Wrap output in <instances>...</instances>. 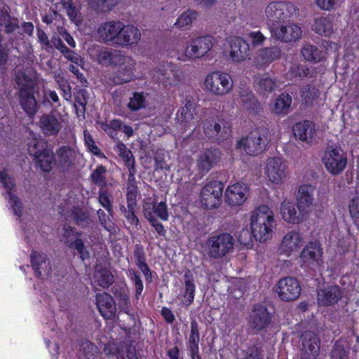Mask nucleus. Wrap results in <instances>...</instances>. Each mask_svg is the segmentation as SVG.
Returning a JSON list of instances; mask_svg holds the SVG:
<instances>
[{
	"instance_id": "f3484780",
	"label": "nucleus",
	"mask_w": 359,
	"mask_h": 359,
	"mask_svg": "<svg viewBox=\"0 0 359 359\" xmlns=\"http://www.w3.org/2000/svg\"><path fill=\"white\" fill-rule=\"evenodd\" d=\"M121 26L122 22L119 20L102 22L97 29V37L100 41L117 46Z\"/></svg>"
},
{
	"instance_id": "338daca9",
	"label": "nucleus",
	"mask_w": 359,
	"mask_h": 359,
	"mask_svg": "<svg viewBox=\"0 0 359 359\" xmlns=\"http://www.w3.org/2000/svg\"><path fill=\"white\" fill-rule=\"evenodd\" d=\"M290 76L304 77L307 76L309 74V69L302 65H293L288 72Z\"/></svg>"
},
{
	"instance_id": "c85d7f7f",
	"label": "nucleus",
	"mask_w": 359,
	"mask_h": 359,
	"mask_svg": "<svg viewBox=\"0 0 359 359\" xmlns=\"http://www.w3.org/2000/svg\"><path fill=\"white\" fill-rule=\"evenodd\" d=\"M62 230L64 231V242L70 248L76 250L82 260L88 259L89 257V252L86 249L83 242L79 238V235L70 226H65Z\"/></svg>"
},
{
	"instance_id": "bf43d9fd",
	"label": "nucleus",
	"mask_w": 359,
	"mask_h": 359,
	"mask_svg": "<svg viewBox=\"0 0 359 359\" xmlns=\"http://www.w3.org/2000/svg\"><path fill=\"white\" fill-rule=\"evenodd\" d=\"M199 337L200 335L198 323L196 321L192 320L191 323V333L187 342L188 347H198Z\"/></svg>"
},
{
	"instance_id": "8fccbe9b",
	"label": "nucleus",
	"mask_w": 359,
	"mask_h": 359,
	"mask_svg": "<svg viewBox=\"0 0 359 359\" xmlns=\"http://www.w3.org/2000/svg\"><path fill=\"white\" fill-rule=\"evenodd\" d=\"M196 13L191 10H188L182 13L178 17L176 22L174 23V27L182 30L189 29L192 22L196 19Z\"/></svg>"
},
{
	"instance_id": "3c124183",
	"label": "nucleus",
	"mask_w": 359,
	"mask_h": 359,
	"mask_svg": "<svg viewBox=\"0 0 359 359\" xmlns=\"http://www.w3.org/2000/svg\"><path fill=\"white\" fill-rule=\"evenodd\" d=\"M118 0H88L91 7L101 12L111 10L118 4Z\"/></svg>"
},
{
	"instance_id": "6ab92c4d",
	"label": "nucleus",
	"mask_w": 359,
	"mask_h": 359,
	"mask_svg": "<svg viewBox=\"0 0 359 359\" xmlns=\"http://www.w3.org/2000/svg\"><path fill=\"white\" fill-rule=\"evenodd\" d=\"M304 238L299 231H291L283 238L278 250L287 257L297 252L304 245Z\"/></svg>"
},
{
	"instance_id": "4c0bfd02",
	"label": "nucleus",
	"mask_w": 359,
	"mask_h": 359,
	"mask_svg": "<svg viewBox=\"0 0 359 359\" xmlns=\"http://www.w3.org/2000/svg\"><path fill=\"white\" fill-rule=\"evenodd\" d=\"M194 111L193 104L190 101H187L184 105L177 111L176 119L187 128L194 127L198 123V119L194 116Z\"/></svg>"
},
{
	"instance_id": "9d476101",
	"label": "nucleus",
	"mask_w": 359,
	"mask_h": 359,
	"mask_svg": "<svg viewBox=\"0 0 359 359\" xmlns=\"http://www.w3.org/2000/svg\"><path fill=\"white\" fill-rule=\"evenodd\" d=\"M264 172L270 183L281 185L288 175L287 163L281 157H270L265 162Z\"/></svg>"
},
{
	"instance_id": "473e14b6",
	"label": "nucleus",
	"mask_w": 359,
	"mask_h": 359,
	"mask_svg": "<svg viewBox=\"0 0 359 359\" xmlns=\"http://www.w3.org/2000/svg\"><path fill=\"white\" fill-rule=\"evenodd\" d=\"M96 304L100 314L105 319H112L115 316L116 304L110 294L106 292L97 294Z\"/></svg>"
},
{
	"instance_id": "e2e57ef3",
	"label": "nucleus",
	"mask_w": 359,
	"mask_h": 359,
	"mask_svg": "<svg viewBox=\"0 0 359 359\" xmlns=\"http://www.w3.org/2000/svg\"><path fill=\"white\" fill-rule=\"evenodd\" d=\"M128 276L130 278V279L133 281L135 287V296L138 297L143 290L144 285L142 280H141L140 276L137 274V273L133 270L130 269L128 271Z\"/></svg>"
},
{
	"instance_id": "69168bd1",
	"label": "nucleus",
	"mask_w": 359,
	"mask_h": 359,
	"mask_svg": "<svg viewBox=\"0 0 359 359\" xmlns=\"http://www.w3.org/2000/svg\"><path fill=\"white\" fill-rule=\"evenodd\" d=\"M61 53L67 60L71 61L76 65H81V64L83 63V59L81 57V55L79 53L70 50L67 47H66L61 52Z\"/></svg>"
},
{
	"instance_id": "5701e85b",
	"label": "nucleus",
	"mask_w": 359,
	"mask_h": 359,
	"mask_svg": "<svg viewBox=\"0 0 359 359\" xmlns=\"http://www.w3.org/2000/svg\"><path fill=\"white\" fill-rule=\"evenodd\" d=\"M302 358L315 359L320 351V339L313 332H306L302 335Z\"/></svg>"
},
{
	"instance_id": "f03ea898",
	"label": "nucleus",
	"mask_w": 359,
	"mask_h": 359,
	"mask_svg": "<svg viewBox=\"0 0 359 359\" xmlns=\"http://www.w3.org/2000/svg\"><path fill=\"white\" fill-rule=\"evenodd\" d=\"M15 81L18 86V97L22 108L29 116H34L38 109L37 102L34 95L37 83L36 74L31 69L18 70L15 73Z\"/></svg>"
},
{
	"instance_id": "7ed1b4c3",
	"label": "nucleus",
	"mask_w": 359,
	"mask_h": 359,
	"mask_svg": "<svg viewBox=\"0 0 359 359\" xmlns=\"http://www.w3.org/2000/svg\"><path fill=\"white\" fill-rule=\"evenodd\" d=\"M215 38L211 35L198 36L191 39L186 47L177 43L170 52L171 57L182 62H188L205 56L213 48Z\"/></svg>"
},
{
	"instance_id": "7c9ffc66",
	"label": "nucleus",
	"mask_w": 359,
	"mask_h": 359,
	"mask_svg": "<svg viewBox=\"0 0 359 359\" xmlns=\"http://www.w3.org/2000/svg\"><path fill=\"white\" fill-rule=\"evenodd\" d=\"M282 219L290 224H298L302 222L306 217L299 210H296L294 203L291 200H284L280 206Z\"/></svg>"
},
{
	"instance_id": "bb28decb",
	"label": "nucleus",
	"mask_w": 359,
	"mask_h": 359,
	"mask_svg": "<svg viewBox=\"0 0 359 359\" xmlns=\"http://www.w3.org/2000/svg\"><path fill=\"white\" fill-rule=\"evenodd\" d=\"M250 45L241 37H233L229 42V57L236 62L245 60L249 56Z\"/></svg>"
},
{
	"instance_id": "052dcab7",
	"label": "nucleus",
	"mask_w": 359,
	"mask_h": 359,
	"mask_svg": "<svg viewBox=\"0 0 359 359\" xmlns=\"http://www.w3.org/2000/svg\"><path fill=\"white\" fill-rule=\"evenodd\" d=\"M121 127L122 123L118 119L112 120L109 123H101L102 129L112 137L116 135V131L121 130Z\"/></svg>"
},
{
	"instance_id": "cd10ccee",
	"label": "nucleus",
	"mask_w": 359,
	"mask_h": 359,
	"mask_svg": "<svg viewBox=\"0 0 359 359\" xmlns=\"http://www.w3.org/2000/svg\"><path fill=\"white\" fill-rule=\"evenodd\" d=\"M322 250L317 242L308 243L300 254V259L306 266H319L321 263Z\"/></svg>"
},
{
	"instance_id": "a18cd8bd",
	"label": "nucleus",
	"mask_w": 359,
	"mask_h": 359,
	"mask_svg": "<svg viewBox=\"0 0 359 359\" xmlns=\"http://www.w3.org/2000/svg\"><path fill=\"white\" fill-rule=\"evenodd\" d=\"M313 30L322 36H328L333 32L332 20L326 17H320L315 20L312 26Z\"/></svg>"
},
{
	"instance_id": "dca6fc26",
	"label": "nucleus",
	"mask_w": 359,
	"mask_h": 359,
	"mask_svg": "<svg viewBox=\"0 0 359 359\" xmlns=\"http://www.w3.org/2000/svg\"><path fill=\"white\" fill-rule=\"evenodd\" d=\"M88 54L92 60L104 66H117L121 52L111 50L106 47L95 45L88 48Z\"/></svg>"
},
{
	"instance_id": "2f4dec72",
	"label": "nucleus",
	"mask_w": 359,
	"mask_h": 359,
	"mask_svg": "<svg viewBox=\"0 0 359 359\" xmlns=\"http://www.w3.org/2000/svg\"><path fill=\"white\" fill-rule=\"evenodd\" d=\"M343 293L337 285H331L318 291V303L321 306H332L342 297Z\"/></svg>"
},
{
	"instance_id": "4d7b16f0",
	"label": "nucleus",
	"mask_w": 359,
	"mask_h": 359,
	"mask_svg": "<svg viewBox=\"0 0 359 359\" xmlns=\"http://www.w3.org/2000/svg\"><path fill=\"white\" fill-rule=\"evenodd\" d=\"M133 180L130 181L128 180V184L127 187V194H126V199H127V206L128 208H132L133 207H136L137 205V187L133 183Z\"/></svg>"
},
{
	"instance_id": "4be33fe9",
	"label": "nucleus",
	"mask_w": 359,
	"mask_h": 359,
	"mask_svg": "<svg viewBox=\"0 0 359 359\" xmlns=\"http://www.w3.org/2000/svg\"><path fill=\"white\" fill-rule=\"evenodd\" d=\"M121 29L117 46L124 48L137 46L139 43L142 34L137 27L133 25H125L122 22Z\"/></svg>"
},
{
	"instance_id": "58836bf2",
	"label": "nucleus",
	"mask_w": 359,
	"mask_h": 359,
	"mask_svg": "<svg viewBox=\"0 0 359 359\" xmlns=\"http://www.w3.org/2000/svg\"><path fill=\"white\" fill-rule=\"evenodd\" d=\"M116 150L128 168L129 181L131 180H135L134 176L136 172V170L135 168V159L133 156L131 151L128 149L126 144L122 142H119L116 144Z\"/></svg>"
},
{
	"instance_id": "79ce46f5",
	"label": "nucleus",
	"mask_w": 359,
	"mask_h": 359,
	"mask_svg": "<svg viewBox=\"0 0 359 359\" xmlns=\"http://www.w3.org/2000/svg\"><path fill=\"white\" fill-rule=\"evenodd\" d=\"M291 104V96L283 93L275 100L271 107V110L275 114L285 116L288 113Z\"/></svg>"
},
{
	"instance_id": "49530a36",
	"label": "nucleus",
	"mask_w": 359,
	"mask_h": 359,
	"mask_svg": "<svg viewBox=\"0 0 359 359\" xmlns=\"http://www.w3.org/2000/svg\"><path fill=\"white\" fill-rule=\"evenodd\" d=\"M34 160L42 171L49 172L52 170L53 163L55 161V156H53V151L48 149L41 154H38L34 158Z\"/></svg>"
},
{
	"instance_id": "680f3d73",
	"label": "nucleus",
	"mask_w": 359,
	"mask_h": 359,
	"mask_svg": "<svg viewBox=\"0 0 359 359\" xmlns=\"http://www.w3.org/2000/svg\"><path fill=\"white\" fill-rule=\"evenodd\" d=\"M348 211L355 223L359 222V196L352 198L348 203Z\"/></svg>"
},
{
	"instance_id": "9b49d317",
	"label": "nucleus",
	"mask_w": 359,
	"mask_h": 359,
	"mask_svg": "<svg viewBox=\"0 0 359 359\" xmlns=\"http://www.w3.org/2000/svg\"><path fill=\"white\" fill-rule=\"evenodd\" d=\"M81 158L76 146H62L55 154V164L60 172H69L74 169Z\"/></svg>"
},
{
	"instance_id": "393cba45",
	"label": "nucleus",
	"mask_w": 359,
	"mask_h": 359,
	"mask_svg": "<svg viewBox=\"0 0 359 359\" xmlns=\"http://www.w3.org/2000/svg\"><path fill=\"white\" fill-rule=\"evenodd\" d=\"M220 152L217 149H205L201 151L196 160V168L199 173L205 175L219 161Z\"/></svg>"
},
{
	"instance_id": "864d4df0",
	"label": "nucleus",
	"mask_w": 359,
	"mask_h": 359,
	"mask_svg": "<svg viewBox=\"0 0 359 359\" xmlns=\"http://www.w3.org/2000/svg\"><path fill=\"white\" fill-rule=\"evenodd\" d=\"M58 1L55 4L56 8L58 5H61L62 7L66 11L69 18L75 22L79 21V11L73 5L72 0H57Z\"/></svg>"
},
{
	"instance_id": "aec40b11",
	"label": "nucleus",
	"mask_w": 359,
	"mask_h": 359,
	"mask_svg": "<svg viewBox=\"0 0 359 359\" xmlns=\"http://www.w3.org/2000/svg\"><path fill=\"white\" fill-rule=\"evenodd\" d=\"M142 212L144 217L148 221H153L156 219V217L164 221L168 218V208L165 202L157 203L151 198H147L144 201Z\"/></svg>"
},
{
	"instance_id": "412c9836",
	"label": "nucleus",
	"mask_w": 359,
	"mask_h": 359,
	"mask_svg": "<svg viewBox=\"0 0 359 359\" xmlns=\"http://www.w3.org/2000/svg\"><path fill=\"white\" fill-rule=\"evenodd\" d=\"M135 65L136 62L133 57L121 54L117 65L119 66V69L115 82L123 83L133 81L135 78Z\"/></svg>"
},
{
	"instance_id": "603ef678",
	"label": "nucleus",
	"mask_w": 359,
	"mask_h": 359,
	"mask_svg": "<svg viewBox=\"0 0 359 359\" xmlns=\"http://www.w3.org/2000/svg\"><path fill=\"white\" fill-rule=\"evenodd\" d=\"M145 106L146 100L142 93H134L128 104V109L132 111H138L144 108Z\"/></svg>"
},
{
	"instance_id": "37998d69",
	"label": "nucleus",
	"mask_w": 359,
	"mask_h": 359,
	"mask_svg": "<svg viewBox=\"0 0 359 359\" xmlns=\"http://www.w3.org/2000/svg\"><path fill=\"white\" fill-rule=\"evenodd\" d=\"M239 96L243 107L249 111L255 112L259 104L253 93L249 88H240Z\"/></svg>"
},
{
	"instance_id": "0e129e2a",
	"label": "nucleus",
	"mask_w": 359,
	"mask_h": 359,
	"mask_svg": "<svg viewBox=\"0 0 359 359\" xmlns=\"http://www.w3.org/2000/svg\"><path fill=\"white\" fill-rule=\"evenodd\" d=\"M248 38L254 47L262 46L266 40V37L260 31L249 32Z\"/></svg>"
},
{
	"instance_id": "20e7f679",
	"label": "nucleus",
	"mask_w": 359,
	"mask_h": 359,
	"mask_svg": "<svg viewBox=\"0 0 359 359\" xmlns=\"http://www.w3.org/2000/svg\"><path fill=\"white\" fill-rule=\"evenodd\" d=\"M234 238L229 233H220L208 237L203 250L204 255L215 259H222L233 250Z\"/></svg>"
},
{
	"instance_id": "f704fd0d",
	"label": "nucleus",
	"mask_w": 359,
	"mask_h": 359,
	"mask_svg": "<svg viewBox=\"0 0 359 359\" xmlns=\"http://www.w3.org/2000/svg\"><path fill=\"white\" fill-rule=\"evenodd\" d=\"M316 125L309 121L297 123L293 126L294 136L302 142H311L316 135Z\"/></svg>"
},
{
	"instance_id": "f257e3e1",
	"label": "nucleus",
	"mask_w": 359,
	"mask_h": 359,
	"mask_svg": "<svg viewBox=\"0 0 359 359\" xmlns=\"http://www.w3.org/2000/svg\"><path fill=\"white\" fill-rule=\"evenodd\" d=\"M276 222L273 210L267 205H259L250 212V227L252 236L260 243L271 240Z\"/></svg>"
},
{
	"instance_id": "ea45409f",
	"label": "nucleus",
	"mask_w": 359,
	"mask_h": 359,
	"mask_svg": "<svg viewBox=\"0 0 359 359\" xmlns=\"http://www.w3.org/2000/svg\"><path fill=\"white\" fill-rule=\"evenodd\" d=\"M280 85L279 81L270 77L267 74L259 76L255 81V88L262 94L273 92L280 88Z\"/></svg>"
},
{
	"instance_id": "39448f33",
	"label": "nucleus",
	"mask_w": 359,
	"mask_h": 359,
	"mask_svg": "<svg viewBox=\"0 0 359 359\" xmlns=\"http://www.w3.org/2000/svg\"><path fill=\"white\" fill-rule=\"evenodd\" d=\"M271 131L265 127L257 128L237 142V147L247 154L257 156L263 152L271 141Z\"/></svg>"
},
{
	"instance_id": "1a4fd4ad",
	"label": "nucleus",
	"mask_w": 359,
	"mask_h": 359,
	"mask_svg": "<svg viewBox=\"0 0 359 359\" xmlns=\"http://www.w3.org/2000/svg\"><path fill=\"white\" fill-rule=\"evenodd\" d=\"M326 170L334 175L341 173L347 165L346 152L337 147H327L322 157Z\"/></svg>"
},
{
	"instance_id": "5fc2aeb1",
	"label": "nucleus",
	"mask_w": 359,
	"mask_h": 359,
	"mask_svg": "<svg viewBox=\"0 0 359 359\" xmlns=\"http://www.w3.org/2000/svg\"><path fill=\"white\" fill-rule=\"evenodd\" d=\"M47 149H48L47 144L43 141V140L34 138L31 140L28 144L29 153L34 156V158L36 157L38 154H41Z\"/></svg>"
},
{
	"instance_id": "0eeeda50",
	"label": "nucleus",
	"mask_w": 359,
	"mask_h": 359,
	"mask_svg": "<svg viewBox=\"0 0 359 359\" xmlns=\"http://www.w3.org/2000/svg\"><path fill=\"white\" fill-rule=\"evenodd\" d=\"M203 86L205 90L209 93L224 96L231 91L233 82L231 76L227 73L216 71L205 76Z\"/></svg>"
},
{
	"instance_id": "c9c22d12",
	"label": "nucleus",
	"mask_w": 359,
	"mask_h": 359,
	"mask_svg": "<svg viewBox=\"0 0 359 359\" xmlns=\"http://www.w3.org/2000/svg\"><path fill=\"white\" fill-rule=\"evenodd\" d=\"M280 56V50L276 47H266L259 49L255 57L257 67H265Z\"/></svg>"
},
{
	"instance_id": "6e6552de",
	"label": "nucleus",
	"mask_w": 359,
	"mask_h": 359,
	"mask_svg": "<svg viewBox=\"0 0 359 359\" xmlns=\"http://www.w3.org/2000/svg\"><path fill=\"white\" fill-rule=\"evenodd\" d=\"M297 13L298 8L293 4L285 1L271 2L265 9V15L269 27L297 15Z\"/></svg>"
},
{
	"instance_id": "72a5a7b5",
	"label": "nucleus",
	"mask_w": 359,
	"mask_h": 359,
	"mask_svg": "<svg viewBox=\"0 0 359 359\" xmlns=\"http://www.w3.org/2000/svg\"><path fill=\"white\" fill-rule=\"evenodd\" d=\"M202 124L204 133L209 139L220 141L229 135L228 128L224 124L222 126L220 123L208 119L203 121Z\"/></svg>"
},
{
	"instance_id": "a19ab883",
	"label": "nucleus",
	"mask_w": 359,
	"mask_h": 359,
	"mask_svg": "<svg viewBox=\"0 0 359 359\" xmlns=\"http://www.w3.org/2000/svg\"><path fill=\"white\" fill-rule=\"evenodd\" d=\"M31 262L32 268L37 276H40L43 273H49L50 268L45 254L33 252L31 255Z\"/></svg>"
},
{
	"instance_id": "ddd939ff",
	"label": "nucleus",
	"mask_w": 359,
	"mask_h": 359,
	"mask_svg": "<svg viewBox=\"0 0 359 359\" xmlns=\"http://www.w3.org/2000/svg\"><path fill=\"white\" fill-rule=\"evenodd\" d=\"M250 188L243 182H236L229 185L224 191V201L231 207H239L248 200Z\"/></svg>"
},
{
	"instance_id": "09e8293b",
	"label": "nucleus",
	"mask_w": 359,
	"mask_h": 359,
	"mask_svg": "<svg viewBox=\"0 0 359 359\" xmlns=\"http://www.w3.org/2000/svg\"><path fill=\"white\" fill-rule=\"evenodd\" d=\"M95 280L99 285L105 288L111 285L114 280L113 275L107 269H99L96 267L95 275Z\"/></svg>"
},
{
	"instance_id": "f8f14e48",
	"label": "nucleus",
	"mask_w": 359,
	"mask_h": 359,
	"mask_svg": "<svg viewBox=\"0 0 359 359\" xmlns=\"http://www.w3.org/2000/svg\"><path fill=\"white\" fill-rule=\"evenodd\" d=\"M223 189V184L220 182L212 181L206 184L200 193L201 205L206 209L217 208L221 203Z\"/></svg>"
},
{
	"instance_id": "c756f323",
	"label": "nucleus",
	"mask_w": 359,
	"mask_h": 359,
	"mask_svg": "<svg viewBox=\"0 0 359 359\" xmlns=\"http://www.w3.org/2000/svg\"><path fill=\"white\" fill-rule=\"evenodd\" d=\"M271 322V316L266 307L257 305L250 314L249 324L250 327L257 331L267 327Z\"/></svg>"
},
{
	"instance_id": "4468645a",
	"label": "nucleus",
	"mask_w": 359,
	"mask_h": 359,
	"mask_svg": "<svg viewBox=\"0 0 359 359\" xmlns=\"http://www.w3.org/2000/svg\"><path fill=\"white\" fill-rule=\"evenodd\" d=\"M276 291L281 300L290 302L296 300L299 297L302 287L297 278L285 277L278 282Z\"/></svg>"
},
{
	"instance_id": "a211bd4d",
	"label": "nucleus",
	"mask_w": 359,
	"mask_h": 359,
	"mask_svg": "<svg viewBox=\"0 0 359 359\" xmlns=\"http://www.w3.org/2000/svg\"><path fill=\"white\" fill-rule=\"evenodd\" d=\"M152 78L154 81L165 87L176 86L181 80L178 70L173 65L155 69L152 74Z\"/></svg>"
},
{
	"instance_id": "2eb2a0df",
	"label": "nucleus",
	"mask_w": 359,
	"mask_h": 359,
	"mask_svg": "<svg viewBox=\"0 0 359 359\" xmlns=\"http://www.w3.org/2000/svg\"><path fill=\"white\" fill-rule=\"evenodd\" d=\"M271 36L282 42L290 43L298 41L302 35L301 27L294 23L278 26L270 25Z\"/></svg>"
},
{
	"instance_id": "774afa93",
	"label": "nucleus",
	"mask_w": 359,
	"mask_h": 359,
	"mask_svg": "<svg viewBox=\"0 0 359 359\" xmlns=\"http://www.w3.org/2000/svg\"><path fill=\"white\" fill-rule=\"evenodd\" d=\"M245 359H263V356L257 346H252L243 351Z\"/></svg>"
},
{
	"instance_id": "c03bdc74",
	"label": "nucleus",
	"mask_w": 359,
	"mask_h": 359,
	"mask_svg": "<svg viewBox=\"0 0 359 359\" xmlns=\"http://www.w3.org/2000/svg\"><path fill=\"white\" fill-rule=\"evenodd\" d=\"M301 53L305 60L314 62L322 61L326 54L325 51L311 44H305L301 50Z\"/></svg>"
},
{
	"instance_id": "423d86ee",
	"label": "nucleus",
	"mask_w": 359,
	"mask_h": 359,
	"mask_svg": "<svg viewBox=\"0 0 359 359\" xmlns=\"http://www.w3.org/2000/svg\"><path fill=\"white\" fill-rule=\"evenodd\" d=\"M107 168L102 165H97L90 175L93 183L100 187L98 192L100 204L110 214H112V184L107 183Z\"/></svg>"
},
{
	"instance_id": "6e6d98bb",
	"label": "nucleus",
	"mask_w": 359,
	"mask_h": 359,
	"mask_svg": "<svg viewBox=\"0 0 359 359\" xmlns=\"http://www.w3.org/2000/svg\"><path fill=\"white\" fill-rule=\"evenodd\" d=\"M81 351L86 359H97L99 356V349L96 346L89 341H86L81 345Z\"/></svg>"
},
{
	"instance_id": "a878e982",
	"label": "nucleus",
	"mask_w": 359,
	"mask_h": 359,
	"mask_svg": "<svg viewBox=\"0 0 359 359\" xmlns=\"http://www.w3.org/2000/svg\"><path fill=\"white\" fill-rule=\"evenodd\" d=\"M0 182L4 188L6 189L8 203L13 210V213L18 217L22 215V205L20 200L16 197L14 194L15 184L13 180L8 177L5 171L0 172Z\"/></svg>"
},
{
	"instance_id": "13d9d810",
	"label": "nucleus",
	"mask_w": 359,
	"mask_h": 359,
	"mask_svg": "<svg viewBox=\"0 0 359 359\" xmlns=\"http://www.w3.org/2000/svg\"><path fill=\"white\" fill-rule=\"evenodd\" d=\"M319 90L314 86H306L302 89V97L306 103H312L319 96Z\"/></svg>"
},
{
	"instance_id": "de8ad7c7",
	"label": "nucleus",
	"mask_w": 359,
	"mask_h": 359,
	"mask_svg": "<svg viewBox=\"0 0 359 359\" xmlns=\"http://www.w3.org/2000/svg\"><path fill=\"white\" fill-rule=\"evenodd\" d=\"M184 297L186 301L190 304L194 299V292L196 286L194 284V277L191 271L187 270L184 275Z\"/></svg>"
},
{
	"instance_id": "b1692460",
	"label": "nucleus",
	"mask_w": 359,
	"mask_h": 359,
	"mask_svg": "<svg viewBox=\"0 0 359 359\" xmlns=\"http://www.w3.org/2000/svg\"><path fill=\"white\" fill-rule=\"evenodd\" d=\"M315 189L311 185H302L299 187L297 201V210L307 217L313 206Z\"/></svg>"
},
{
	"instance_id": "e433bc0d",
	"label": "nucleus",
	"mask_w": 359,
	"mask_h": 359,
	"mask_svg": "<svg viewBox=\"0 0 359 359\" xmlns=\"http://www.w3.org/2000/svg\"><path fill=\"white\" fill-rule=\"evenodd\" d=\"M39 126L46 135H56L62 127L61 121L50 114H43L41 116Z\"/></svg>"
}]
</instances>
